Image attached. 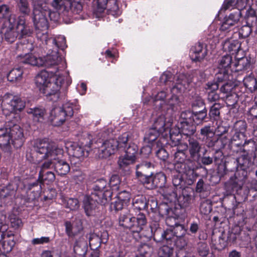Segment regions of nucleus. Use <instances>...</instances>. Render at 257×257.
I'll return each mask as SVG.
<instances>
[{"instance_id": "f257e3e1", "label": "nucleus", "mask_w": 257, "mask_h": 257, "mask_svg": "<svg viewBox=\"0 0 257 257\" xmlns=\"http://www.w3.org/2000/svg\"><path fill=\"white\" fill-rule=\"evenodd\" d=\"M63 150L50 144L46 140H36L34 142L31 149L32 157L34 160L40 162L47 160L40 166V171H47L55 162L53 160L59 159L63 154Z\"/></svg>"}, {"instance_id": "f03ea898", "label": "nucleus", "mask_w": 257, "mask_h": 257, "mask_svg": "<svg viewBox=\"0 0 257 257\" xmlns=\"http://www.w3.org/2000/svg\"><path fill=\"white\" fill-rule=\"evenodd\" d=\"M171 140L172 146H177L174 154V168L178 173L185 174L189 184H191L195 181L198 175L189 166L190 160L187 159L186 154L188 148L187 144L180 143V138L178 134L171 135Z\"/></svg>"}, {"instance_id": "7ed1b4c3", "label": "nucleus", "mask_w": 257, "mask_h": 257, "mask_svg": "<svg viewBox=\"0 0 257 257\" xmlns=\"http://www.w3.org/2000/svg\"><path fill=\"white\" fill-rule=\"evenodd\" d=\"M33 21L36 29L37 39H46L48 28L47 17L55 21L57 14L51 11L48 5L43 1H33Z\"/></svg>"}, {"instance_id": "20e7f679", "label": "nucleus", "mask_w": 257, "mask_h": 257, "mask_svg": "<svg viewBox=\"0 0 257 257\" xmlns=\"http://www.w3.org/2000/svg\"><path fill=\"white\" fill-rule=\"evenodd\" d=\"M191 82V79L185 74L180 75L178 77L175 84L171 88L172 95L166 104V109H171L172 111L177 110L180 102L178 94L183 93L188 89Z\"/></svg>"}, {"instance_id": "39448f33", "label": "nucleus", "mask_w": 257, "mask_h": 257, "mask_svg": "<svg viewBox=\"0 0 257 257\" xmlns=\"http://www.w3.org/2000/svg\"><path fill=\"white\" fill-rule=\"evenodd\" d=\"M130 136L125 133L119 136L118 140L109 139L105 141L101 146L98 151V157L100 158H107L114 154L117 151L126 147Z\"/></svg>"}, {"instance_id": "423d86ee", "label": "nucleus", "mask_w": 257, "mask_h": 257, "mask_svg": "<svg viewBox=\"0 0 257 257\" xmlns=\"http://www.w3.org/2000/svg\"><path fill=\"white\" fill-rule=\"evenodd\" d=\"M96 195L91 194L84 200L83 208L87 216L92 215L95 213L98 204L105 205L110 201V193L109 192H106L104 194L103 198Z\"/></svg>"}, {"instance_id": "0eeeda50", "label": "nucleus", "mask_w": 257, "mask_h": 257, "mask_svg": "<svg viewBox=\"0 0 257 257\" xmlns=\"http://www.w3.org/2000/svg\"><path fill=\"white\" fill-rule=\"evenodd\" d=\"M83 146L77 143H73L68 147V151L71 156L70 161L72 164L77 166L82 161L84 157L88 155V151L84 148V147L90 148L92 144V141L89 139V142L85 144L82 143Z\"/></svg>"}, {"instance_id": "6e6552de", "label": "nucleus", "mask_w": 257, "mask_h": 257, "mask_svg": "<svg viewBox=\"0 0 257 257\" xmlns=\"http://www.w3.org/2000/svg\"><path fill=\"white\" fill-rule=\"evenodd\" d=\"M6 127L10 136V140L16 148H20L23 145L24 139L22 128L12 121L6 123Z\"/></svg>"}, {"instance_id": "1a4fd4ad", "label": "nucleus", "mask_w": 257, "mask_h": 257, "mask_svg": "<svg viewBox=\"0 0 257 257\" xmlns=\"http://www.w3.org/2000/svg\"><path fill=\"white\" fill-rule=\"evenodd\" d=\"M43 61L44 66L54 68V70L51 71L52 73H56L66 67L63 58L59 55L58 51L53 49L50 53L48 54L44 58H43Z\"/></svg>"}, {"instance_id": "9d476101", "label": "nucleus", "mask_w": 257, "mask_h": 257, "mask_svg": "<svg viewBox=\"0 0 257 257\" xmlns=\"http://www.w3.org/2000/svg\"><path fill=\"white\" fill-rule=\"evenodd\" d=\"M51 6L58 12H71L74 14H79L82 10L81 3H71L65 0H53Z\"/></svg>"}, {"instance_id": "9b49d317", "label": "nucleus", "mask_w": 257, "mask_h": 257, "mask_svg": "<svg viewBox=\"0 0 257 257\" xmlns=\"http://www.w3.org/2000/svg\"><path fill=\"white\" fill-rule=\"evenodd\" d=\"M3 103L6 108L11 112L17 113L21 111L25 107V102L18 96L12 94L6 95L3 99Z\"/></svg>"}, {"instance_id": "f8f14e48", "label": "nucleus", "mask_w": 257, "mask_h": 257, "mask_svg": "<svg viewBox=\"0 0 257 257\" xmlns=\"http://www.w3.org/2000/svg\"><path fill=\"white\" fill-rule=\"evenodd\" d=\"M17 16L14 14L10 16L8 19V26L6 24L3 28L2 33L4 34L5 40L10 43L14 42L17 38H19L18 34L14 26L16 23Z\"/></svg>"}, {"instance_id": "ddd939ff", "label": "nucleus", "mask_w": 257, "mask_h": 257, "mask_svg": "<svg viewBox=\"0 0 257 257\" xmlns=\"http://www.w3.org/2000/svg\"><path fill=\"white\" fill-rule=\"evenodd\" d=\"M64 80V78L62 76L56 75L51 77L49 82L47 83L44 88H43L41 92L46 96L56 94L59 91Z\"/></svg>"}, {"instance_id": "4468645a", "label": "nucleus", "mask_w": 257, "mask_h": 257, "mask_svg": "<svg viewBox=\"0 0 257 257\" xmlns=\"http://www.w3.org/2000/svg\"><path fill=\"white\" fill-rule=\"evenodd\" d=\"M105 10L108 14L113 16H117L120 13L117 0H97V12L102 13Z\"/></svg>"}, {"instance_id": "2eb2a0df", "label": "nucleus", "mask_w": 257, "mask_h": 257, "mask_svg": "<svg viewBox=\"0 0 257 257\" xmlns=\"http://www.w3.org/2000/svg\"><path fill=\"white\" fill-rule=\"evenodd\" d=\"M166 116L163 114L158 115L153 120V123L151 127L159 131L164 134V136L167 135L168 133L169 134L170 138L171 139V135H174L172 130L170 129L171 125V122L169 121H166Z\"/></svg>"}, {"instance_id": "dca6fc26", "label": "nucleus", "mask_w": 257, "mask_h": 257, "mask_svg": "<svg viewBox=\"0 0 257 257\" xmlns=\"http://www.w3.org/2000/svg\"><path fill=\"white\" fill-rule=\"evenodd\" d=\"M241 17V13L239 9L230 13L228 16H225L220 26V30L221 31H230L233 27L238 24Z\"/></svg>"}, {"instance_id": "f3484780", "label": "nucleus", "mask_w": 257, "mask_h": 257, "mask_svg": "<svg viewBox=\"0 0 257 257\" xmlns=\"http://www.w3.org/2000/svg\"><path fill=\"white\" fill-rule=\"evenodd\" d=\"M190 57L192 61L201 62L206 57L208 50L206 44L198 42L192 46L190 50Z\"/></svg>"}, {"instance_id": "a211bd4d", "label": "nucleus", "mask_w": 257, "mask_h": 257, "mask_svg": "<svg viewBox=\"0 0 257 257\" xmlns=\"http://www.w3.org/2000/svg\"><path fill=\"white\" fill-rule=\"evenodd\" d=\"M42 42V44L53 47V50L58 51V49L62 50H64L67 45L66 44V39L63 36H60L56 38L49 37L48 33L47 32V36L46 39H38Z\"/></svg>"}, {"instance_id": "6ab92c4d", "label": "nucleus", "mask_w": 257, "mask_h": 257, "mask_svg": "<svg viewBox=\"0 0 257 257\" xmlns=\"http://www.w3.org/2000/svg\"><path fill=\"white\" fill-rule=\"evenodd\" d=\"M160 212L163 215L166 216V224L172 228L177 222L178 215L175 214L172 208H170L167 204H162L159 207Z\"/></svg>"}, {"instance_id": "aec40b11", "label": "nucleus", "mask_w": 257, "mask_h": 257, "mask_svg": "<svg viewBox=\"0 0 257 257\" xmlns=\"http://www.w3.org/2000/svg\"><path fill=\"white\" fill-rule=\"evenodd\" d=\"M187 141L188 142L187 149L189 151L190 159L195 161H198L200 158L201 145L193 137H189Z\"/></svg>"}, {"instance_id": "412c9836", "label": "nucleus", "mask_w": 257, "mask_h": 257, "mask_svg": "<svg viewBox=\"0 0 257 257\" xmlns=\"http://www.w3.org/2000/svg\"><path fill=\"white\" fill-rule=\"evenodd\" d=\"M106 181L103 179L97 180L93 185V191L91 194L96 195L98 197L103 198L104 194L106 192L110 193V200L111 199L112 192L109 187H107Z\"/></svg>"}, {"instance_id": "4be33fe9", "label": "nucleus", "mask_w": 257, "mask_h": 257, "mask_svg": "<svg viewBox=\"0 0 257 257\" xmlns=\"http://www.w3.org/2000/svg\"><path fill=\"white\" fill-rule=\"evenodd\" d=\"M16 30L18 34L19 39L29 37L32 33L30 26L26 24V19L23 16L18 18Z\"/></svg>"}, {"instance_id": "5701e85b", "label": "nucleus", "mask_w": 257, "mask_h": 257, "mask_svg": "<svg viewBox=\"0 0 257 257\" xmlns=\"http://www.w3.org/2000/svg\"><path fill=\"white\" fill-rule=\"evenodd\" d=\"M17 58L18 61L21 64L38 67L43 66L44 65L43 58L37 57L32 54L27 53L24 55H20L18 56Z\"/></svg>"}, {"instance_id": "b1692460", "label": "nucleus", "mask_w": 257, "mask_h": 257, "mask_svg": "<svg viewBox=\"0 0 257 257\" xmlns=\"http://www.w3.org/2000/svg\"><path fill=\"white\" fill-rule=\"evenodd\" d=\"M135 215L136 217H135L134 219L131 231L139 233L147 224V220L145 214L142 212H140Z\"/></svg>"}, {"instance_id": "393cba45", "label": "nucleus", "mask_w": 257, "mask_h": 257, "mask_svg": "<svg viewBox=\"0 0 257 257\" xmlns=\"http://www.w3.org/2000/svg\"><path fill=\"white\" fill-rule=\"evenodd\" d=\"M65 114L61 107H55L51 111L49 119L54 125H60L66 119Z\"/></svg>"}, {"instance_id": "a878e982", "label": "nucleus", "mask_w": 257, "mask_h": 257, "mask_svg": "<svg viewBox=\"0 0 257 257\" xmlns=\"http://www.w3.org/2000/svg\"><path fill=\"white\" fill-rule=\"evenodd\" d=\"M135 217L133 212L130 210L120 214L118 219L119 226L131 231Z\"/></svg>"}, {"instance_id": "bb28decb", "label": "nucleus", "mask_w": 257, "mask_h": 257, "mask_svg": "<svg viewBox=\"0 0 257 257\" xmlns=\"http://www.w3.org/2000/svg\"><path fill=\"white\" fill-rule=\"evenodd\" d=\"M16 192L9 184L0 190V198L5 203H12L16 197Z\"/></svg>"}, {"instance_id": "cd10ccee", "label": "nucleus", "mask_w": 257, "mask_h": 257, "mask_svg": "<svg viewBox=\"0 0 257 257\" xmlns=\"http://www.w3.org/2000/svg\"><path fill=\"white\" fill-rule=\"evenodd\" d=\"M178 133H182L188 138L192 137L196 131L195 124L193 122H184L178 124Z\"/></svg>"}, {"instance_id": "c85d7f7f", "label": "nucleus", "mask_w": 257, "mask_h": 257, "mask_svg": "<svg viewBox=\"0 0 257 257\" xmlns=\"http://www.w3.org/2000/svg\"><path fill=\"white\" fill-rule=\"evenodd\" d=\"M230 139L226 136L219 137L217 139L209 140L207 142V146L208 148L216 147V149L221 150L225 148L230 143Z\"/></svg>"}, {"instance_id": "c756f323", "label": "nucleus", "mask_w": 257, "mask_h": 257, "mask_svg": "<svg viewBox=\"0 0 257 257\" xmlns=\"http://www.w3.org/2000/svg\"><path fill=\"white\" fill-rule=\"evenodd\" d=\"M231 88V86L226 83L222 85L220 87V89L218 90L220 94L224 96V101L226 105L229 106H233L236 103V100L235 99H233L232 102H229V98L234 96L233 94L230 93Z\"/></svg>"}, {"instance_id": "7c9ffc66", "label": "nucleus", "mask_w": 257, "mask_h": 257, "mask_svg": "<svg viewBox=\"0 0 257 257\" xmlns=\"http://www.w3.org/2000/svg\"><path fill=\"white\" fill-rule=\"evenodd\" d=\"M148 206V203L146 198L143 196H138L133 199L132 208L130 210L132 212H136V214L138 212L139 213L141 212V210L145 209Z\"/></svg>"}, {"instance_id": "2f4dec72", "label": "nucleus", "mask_w": 257, "mask_h": 257, "mask_svg": "<svg viewBox=\"0 0 257 257\" xmlns=\"http://www.w3.org/2000/svg\"><path fill=\"white\" fill-rule=\"evenodd\" d=\"M154 235L155 239L161 236L160 239L166 241H170L176 237L172 229L170 228L164 231L161 228L159 227L155 230Z\"/></svg>"}, {"instance_id": "473e14b6", "label": "nucleus", "mask_w": 257, "mask_h": 257, "mask_svg": "<svg viewBox=\"0 0 257 257\" xmlns=\"http://www.w3.org/2000/svg\"><path fill=\"white\" fill-rule=\"evenodd\" d=\"M27 112L32 115L33 119L36 122H42L44 120L46 110L42 107L28 108Z\"/></svg>"}, {"instance_id": "72a5a7b5", "label": "nucleus", "mask_w": 257, "mask_h": 257, "mask_svg": "<svg viewBox=\"0 0 257 257\" xmlns=\"http://www.w3.org/2000/svg\"><path fill=\"white\" fill-rule=\"evenodd\" d=\"M51 77L48 76V72L46 71H41L39 73L35 78V83L39 90L41 92L43 88L49 82Z\"/></svg>"}, {"instance_id": "f704fd0d", "label": "nucleus", "mask_w": 257, "mask_h": 257, "mask_svg": "<svg viewBox=\"0 0 257 257\" xmlns=\"http://www.w3.org/2000/svg\"><path fill=\"white\" fill-rule=\"evenodd\" d=\"M54 163V168L56 172L60 176L66 175L70 170L69 164L65 161L57 159Z\"/></svg>"}, {"instance_id": "c9c22d12", "label": "nucleus", "mask_w": 257, "mask_h": 257, "mask_svg": "<svg viewBox=\"0 0 257 257\" xmlns=\"http://www.w3.org/2000/svg\"><path fill=\"white\" fill-rule=\"evenodd\" d=\"M55 180V175L54 172L50 171H39L38 181L42 184H49Z\"/></svg>"}, {"instance_id": "e433bc0d", "label": "nucleus", "mask_w": 257, "mask_h": 257, "mask_svg": "<svg viewBox=\"0 0 257 257\" xmlns=\"http://www.w3.org/2000/svg\"><path fill=\"white\" fill-rule=\"evenodd\" d=\"M242 152L245 153V155H252L253 154V158H256L255 152L257 150V145L255 142L252 139L245 141L242 145Z\"/></svg>"}, {"instance_id": "4c0bfd02", "label": "nucleus", "mask_w": 257, "mask_h": 257, "mask_svg": "<svg viewBox=\"0 0 257 257\" xmlns=\"http://www.w3.org/2000/svg\"><path fill=\"white\" fill-rule=\"evenodd\" d=\"M61 200L63 205L70 210H76L80 206L79 201L76 198L63 197Z\"/></svg>"}, {"instance_id": "58836bf2", "label": "nucleus", "mask_w": 257, "mask_h": 257, "mask_svg": "<svg viewBox=\"0 0 257 257\" xmlns=\"http://www.w3.org/2000/svg\"><path fill=\"white\" fill-rule=\"evenodd\" d=\"M154 165L149 162H143L136 166V176L138 178L147 175V170L153 168Z\"/></svg>"}, {"instance_id": "ea45409f", "label": "nucleus", "mask_w": 257, "mask_h": 257, "mask_svg": "<svg viewBox=\"0 0 257 257\" xmlns=\"http://www.w3.org/2000/svg\"><path fill=\"white\" fill-rule=\"evenodd\" d=\"M15 244L14 239L8 240H0V251L3 255L10 252Z\"/></svg>"}, {"instance_id": "a19ab883", "label": "nucleus", "mask_w": 257, "mask_h": 257, "mask_svg": "<svg viewBox=\"0 0 257 257\" xmlns=\"http://www.w3.org/2000/svg\"><path fill=\"white\" fill-rule=\"evenodd\" d=\"M237 167L239 168L248 169L252 164L251 158L248 155H242L236 159Z\"/></svg>"}, {"instance_id": "79ce46f5", "label": "nucleus", "mask_w": 257, "mask_h": 257, "mask_svg": "<svg viewBox=\"0 0 257 257\" xmlns=\"http://www.w3.org/2000/svg\"><path fill=\"white\" fill-rule=\"evenodd\" d=\"M161 134H162L163 136H164V134L151 127L146 133L144 141L147 143H152L157 139Z\"/></svg>"}, {"instance_id": "37998d69", "label": "nucleus", "mask_w": 257, "mask_h": 257, "mask_svg": "<svg viewBox=\"0 0 257 257\" xmlns=\"http://www.w3.org/2000/svg\"><path fill=\"white\" fill-rule=\"evenodd\" d=\"M243 81L244 86L248 89L250 92H253L257 90V81L253 76L249 75L245 77Z\"/></svg>"}, {"instance_id": "c03bdc74", "label": "nucleus", "mask_w": 257, "mask_h": 257, "mask_svg": "<svg viewBox=\"0 0 257 257\" xmlns=\"http://www.w3.org/2000/svg\"><path fill=\"white\" fill-rule=\"evenodd\" d=\"M136 160L132 157L124 154L123 156L119 157L117 163L120 168L124 169L129 165L134 164Z\"/></svg>"}, {"instance_id": "a18cd8bd", "label": "nucleus", "mask_w": 257, "mask_h": 257, "mask_svg": "<svg viewBox=\"0 0 257 257\" xmlns=\"http://www.w3.org/2000/svg\"><path fill=\"white\" fill-rule=\"evenodd\" d=\"M166 182V177L164 173L159 172L154 176V181L152 183L154 188L156 187L161 188L164 186Z\"/></svg>"}, {"instance_id": "49530a36", "label": "nucleus", "mask_w": 257, "mask_h": 257, "mask_svg": "<svg viewBox=\"0 0 257 257\" xmlns=\"http://www.w3.org/2000/svg\"><path fill=\"white\" fill-rule=\"evenodd\" d=\"M23 74V71L21 68H14L8 75V79L12 82L19 81L22 79Z\"/></svg>"}, {"instance_id": "de8ad7c7", "label": "nucleus", "mask_w": 257, "mask_h": 257, "mask_svg": "<svg viewBox=\"0 0 257 257\" xmlns=\"http://www.w3.org/2000/svg\"><path fill=\"white\" fill-rule=\"evenodd\" d=\"M241 44L237 40H232L231 41H226L224 43V47L225 49L232 52V54L237 53L240 48Z\"/></svg>"}, {"instance_id": "09e8293b", "label": "nucleus", "mask_w": 257, "mask_h": 257, "mask_svg": "<svg viewBox=\"0 0 257 257\" xmlns=\"http://www.w3.org/2000/svg\"><path fill=\"white\" fill-rule=\"evenodd\" d=\"M128 141L129 138L128 139L127 142L126 143L125 148L124 149L121 148L120 150H124L125 152V154L132 157L133 158L136 160V154L138 151V146L133 143H128Z\"/></svg>"}, {"instance_id": "8fccbe9b", "label": "nucleus", "mask_w": 257, "mask_h": 257, "mask_svg": "<svg viewBox=\"0 0 257 257\" xmlns=\"http://www.w3.org/2000/svg\"><path fill=\"white\" fill-rule=\"evenodd\" d=\"M17 6L21 14L25 16L29 15L31 9L28 0H18Z\"/></svg>"}, {"instance_id": "3c124183", "label": "nucleus", "mask_w": 257, "mask_h": 257, "mask_svg": "<svg viewBox=\"0 0 257 257\" xmlns=\"http://www.w3.org/2000/svg\"><path fill=\"white\" fill-rule=\"evenodd\" d=\"M207 112V109L193 111L192 122L197 125L202 123L206 118Z\"/></svg>"}, {"instance_id": "603ef678", "label": "nucleus", "mask_w": 257, "mask_h": 257, "mask_svg": "<svg viewBox=\"0 0 257 257\" xmlns=\"http://www.w3.org/2000/svg\"><path fill=\"white\" fill-rule=\"evenodd\" d=\"M223 107V105L219 102H215L210 107L209 112L210 117L217 120L220 117V109Z\"/></svg>"}, {"instance_id": "864d4df0", "label": "nucleus", "mask_w": 257, "mask_h": 257, "mask_svg": "<svg viewBox=\"0 0 257 257\" xmlns=\"http://www.w3.org/2000/svg\"><path fill=\"white\" fill-rule=\"evenodd\" d=\"M200 134L203 137V139L206 140V143L210 140H214L212 137L214 136V132L210 125H205L200 129Z\"/></svg>"}, {"instance_id": "5fc2aeb1", "label": "nucleus", "mask_w": 257, "mask_h": 257, "mask_svg": "<svg viewBox=\"0 0 257 257\" xmlns=\"http://www.w3.org/2000/svg\"><path fill=\"white\" fill-rule=\"evenodd\" d=\"M10 144V136L7 127L0 128V147H8Z\"/></svg>"}, {"instance_id": "6e6d98bb", "label": "nucleus", "mask_w": 257, "mask_h": 257, "mask_svg": "<svg viewBox=\"0 0 257 257\" xmlns=\"http://www.w3.org/2000/svg\"><path fill=\"white\" fill-rule=\"evenodd\" d=\"M232 57L230 55H225L219 61L218 69H226L229 71L232 65Z\"/></svg>"}, {"instance_id": "4d7b16f0", "label": "nucleus", "mask_w": 257, "mask_h": 257, "mask_svg": "<svg viewBox=\"0 0 257 257\" xmlns=\"http://www.w3.org/2000/svg\"><path fill=\"white\" fill-rule=\"evenodd\" d=\"M153 248L147 244L141 245L138 249V254L136 257H148L151 255Z\"/></svg>"}, {"instance_id": "13d9d810", "label": "nucleus", "mask_w": 257, "mask_h": 257, "mask_svg": "<svg viewBox=\"0 0 257 257\" xmlns=\"http://www.w3.org/2000/svg\"><path fill=\"white\" fill-rule=\"evenodd\" d=\"M234 66L237 71L246 70L250 67V62L247 58L243 57L239 59L237 63H234Z\"/></svg>"}, {"instance_id": "bf43d9fd", "label": "nucleus", "mask_w": 257, "mask_h": 257, "mask_svg": "<svg viewBox=\"0 0 257 257\" xmlns=\"http://www.w3.org/2000/svg\"><path fill=\"white\" fill-rule=\"evenodd\" d=\"M229 79V71L226 69H218L214 80L218 82L219 84Z\"/></svg>"}, {"instance_id": "052dcab7", "label": "nucleus", "mask_w": 257, "mask_h": 257, "mask_svg": "<svg viewBox=\"0 0 257 257\" xmlns=\"http://www.w3.org/2000/svg\"><path fill=\"white\" fill-rule=\"evenodd\" d=\"M120 183V180L119 176L117 175H114L111 177L107 187H109L113 193L114 191H118Z\"/></svg>"}, {"instance_id": "680f3d73", "label": "nucleus", "mask_w": 257, "mask_h": 257, "mask_svg": "<svg viewBox=\"0 0 257 257\" xmlns=\"http://www.w3.org/2000/svg\"><path fill=\"white\" fill-rule=\"evenodd\" d=\"M16 192L18 189L23 190L25 188V182L19 177H15L9 184Z\"/></svg>"}, {"instance_id": "e2e57ef3", "label": "nucleus", "mask_w": 257, "mask_h": 257, "mask_svg": "<svg viewBox=\"0 0 257 257\" xmlns=\"http://www.w3.org/2000/svg\"><path fill=\"white\" fill-rule=\"evenodd\" d=\"M175 226L172 228L176 237L179 238L184 236L186 232L185 226L181 224L175 222Z\"/></svg>"}, {"instance_id": "0e129e2a", "label": "nucleus", "mask_w": 257, "mask_h": 257, "mask_svg": "<svg viewBox=\"0 0 257 257\" xmlns=\"http://www.w3.org/2000/svg\"><path fill=\"white\" fill-rule=\"evenodd\" d=\"M9 218L13 228L18 229L23 226L22 220L16 214L13 213H10Z\"/></svg>"}, {"instance_id": "69168bd1", "label": "nucleus", "mask_w": 257, "mask_h": 257, "mask_svg": "<svg viewBox=\"0 0 257 257\" xmlns=\"http://www.w3.org/2000/svg\"><path fill=\"white\" fill-rule=\"evenodd\" d=\"M138 179L144 184L146 188L149 189H154V187L152 186V183L154 181V176L152 175V173L150 175L147 174L145 176H142L138 178Z\"/></svg>"}, {"instance_id": "338daca9", "label": "nucleus", "mask_w": 257, "mask_h": 257, "mask_svg": "<svg viewBox=\"0 0 257 257\" xmlns=\"http://www.w3.org/2000/svg\"><path fill=\"white\" fill-rule=\"evenodd\" d=\"M192 107L193 111H196L200 110H206L204 102L202 98L197 97L192 102Z\"/></svg>"}, {"instance_id": "774afa93", "label": "nucleus", "mask_w": 257, "mask_h": 257, "mask_svg": "<svg viewBox=\"0 0 257 257\" xmlns=\"http://www.w3.org/2000/svg\"><path fill=\"white\" fill-rule=\"evenodd\" d=\"M197 250L199 255L205 257L209 253V248L206 243L200 242L197 244Z\"/></svg>"}]
</instances>
